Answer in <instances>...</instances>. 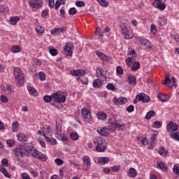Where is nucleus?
Here are the masks:
<instances>
[{
    "label": "nucleus",
    "mask_w": 179,
    "mask_h": 179,
    "mask_svg": "<svg viewBox=\"0 0 179 179\" xmlns=\"http://www.w3.org/2000/svg\"><path fill=\"white\" fill-rule=\"evenodd\" d=\"M94 145H96V152H106L107 149V145H106V140L103 138H96L94 140Z\"/></svg>",
    "instance_id": "1"
},
{
    "label": "nucleus",
    "mask_w": 179,
    "mask_h": 179,
    "mask_svg": "<svg viewBox=\"0 0 179 179\" xmlns=\"http://www.w3.org/2000/svg\"><path fill=\"white\" fill-rule=\"evenodd\" d=\"M53 101L55 103H65L66 101V92L58 91L52 94Z\"/></svg>",
    "instance_id": "2"
},
{
    "label": "nucleus",
    "mask_w": 179,
    "mask_h": 179,
    "mask_svg": "<svg viewBox=\"0 0 179 179\" xmlns=\"http://www.w3.org/2000/svg\"><path fill=\"white\" fill-rule=\"evenodd\" d=\"M13 73L15 78L17 80V83L20 85H23L24 83V75L20 73V69L19 68L14 69Z\"/></svg>",
    "instance_id": "3"
},
{
    "label": "nucleus",
    "mask_w": 179,
    "mask_h": 179,
    "mask_svg": "<svg viewBox=\"0 0 179 179\" xmlns=\"http://www.w3.org/2000/svg\"><path fill=\"white\" fill-rule=\"evenodd\" d=\"M107 73H108V71L103 69V68L98 67L96 71V76L98 79H102V80H107Z\"/></svg>",
    "instance_id": "4"
},
{
    "label": "nucleus",
    "mask_w": 179,
    "mask_h": 179,
    "mask_svg": "<svg viewBox=\"0 0 179 179\" xmlns=\"http://www.w3.org/2000/svg\"><path fill=\"white\" fill-rule=\"evenodd\" d=\"M73 43L72 42L66 43L64 46V51L66 52V57H72V54H73Z\"/></svg>",
    "instance_id": "5"
},
{
    "label": "nucleus",
    "mask_w": 179,
    "mask_h": 179,
    "mask_svg": "<svg viewBox=\"0 0 179 179\" xmlns=\"http://www.w3.org/2000/svg\"><path fill=\"white\" fill-rule=\"evenodd\" d=\"M97 132L99 134V135H101V136H107V135L111 134L113 131H111L110 125H108L102 128H98Z\"/></svg>",
    "instance_id": "6"
},
{
    "label": "nucleus",
    "mask_w": 179,
    "mask_h": 179,
    "mask_svg": "<svg viewBox=\"0 0 179 179\" xmlns=\"http://www.w3.org/2000/svg\"><path fill=\"white\" fill-rule=\"evenodd\" d=\"M114 104H115V106H120V105H122V104H127V103H128V99H127V97H124V96H121L119 98L117 97H114L113 100Z\"/></svg>",
    "instance_id": "7"
},
{
    "label": "nucleus",
    "mask_w": 179,
    "mask_h": 179,
    "mask_svg": "<svg viewBox=\"0 0 179 179\" xmlns=\"http://www.w3.org/2000/svg\"><path fill=\"white\" fill-rule=\"evenodd\" d=\"M81 114L84 120H85L87 122H89V121H90V118H92V113H90L88 109L83 108L81 110Z\"/></svg>",
    "instance_id": "8"
},
{
    "label": "nucleus",
    "mask_w": 179,
    "mask_h": 179,
    "mask_svg": "<svg viewBox=\"0 0 179 179\" xmlns=\"http://www.w3.org/2000/svg\"><path fill=\"white\" fill-rule=\"evenodd\" d=\"M109 127H110L111 132H114L117 128L118 129H124V128H125L124 123H121L120 120H117V122L113 125H109Z\"/></svg>",
    "instance_id": "9"
},
{
    "label": "nucleus",
    "mask_w": 179,
    "mask_h": 179,
    "mask_svg": "<svg viewBox=\"0 0 179 179\" xmlns=\"http://www.w3.org/2000/svg\"><path fill=\"white\" fill-rule=\"evenodd\" d=\"M122 34L127 40H131V38H134V32H132V30L127 27L122 29Z\"/></svg>",
    "instance_id": "10"
},
{
    "label": "nucleus",
    "mask_w": 179,
    "mask_h": 179,
    "mask_svg": "<svg viewBox=\"0 0 179 179\" xmlns=\"http://www.w3.org/2000/svg\"><path fill=\"white\" fill-rule=\"evenodd\" d=\"M29 5L31 8L38 9V8H41V5H43V0H31L29 1Z\"/></svg>",
    "instance_id": "11"
},
{
    "label": "nucleus",
    "mask_w": 179,
    "mask_h": 179,
    "mask_svg": "<svg viewBox=\"0 0 179 179\" xmlns=\"http://www.w3.org/2000/svg\"><path fill=\"white\" fill-rule=\"evenodd\" d=\"M138 41L145 47V48H152V45L150 41H148V39H145L143 38H140Z\"/></svg>",
    "instance_id": "12"
},
{
    "label": "nucleus",
    "mask_w": 179,
    "mask_h": 179,
    "mask_svg": "<svg viewBox=\"0 0 179 179\" xmlns=\"http://www.w3.org/2000/svg\"><path fill=\"white\" fill-rule=\"evenodd\" d=\"M167 131H169V132H174V131H177V129H178V126L177 125V124L173 122H170L168 124H167Z\"/></svg>",
    "instance_id": "13"
},
{
    "label": "nucleus",
    "mask_w": 179,
    "mask_h": 179,
    "mask_svg": "<svg viewBox=\"0 0 179 179\" xmlns=\"http://www.w3.org/2000/svg\"><path fill=\"white\" fill-rule=\"evenodd\" d=\"M35 157L39 160H42V162H47V155L43 154L40 151H37V150H36Z\"/></svg>",
    "instance_id": "14"
},
{
    "label": "nucleus",
    "mask_w": 179,
    "mask_h": 179,
    "mask_svg": "<svg viewBox=\"0 0 179 179\" xmlns=\"http://www.w3.org/2000/svg\"><path fill=\"white\" fill-rule=\"evenodd\" d=\"M83 164L87 167V170L90 168L92 163L90 162V157L86 155L83 157Z\"/></svg>",
    "instance_id": "15"
},
{
    "label": "nucleus",
    "mask_w": 179,
    "mask_h": 179,
    "mask_svg": "<svg viewBox=\"0 0 179 179\" xmlns=\"http://www.w3.org/2000/svg\"><path fill=\"white\" fill-rule=\"evenodd\" d=\"M14 155L17 157H24V150H23V149H22L21 148H15L14 150Z\"/></svg>",
    "instance_id": "16"
},
{
    "label": "nucleus",
    "mask_w": 179,
    "mask_h": 179,
    "mask_svg": "<svg viewBox=\"0 0 179 179\" xmlns=\"http://www.w3.org/2000/svg\"><path fill=\"white\" fill-rule=\"evenodd\" d=\"M157 169H160V170H162V171H165V172L169 171V168L167 167L166 164H164V162H160L159 161H157Z\"/></svg>",
    "instance_id": "17"
},
{
    "label": "nucleus",
    "mask_w": 179,
    "mask_h": 179,
    "mask_svg": "<svg viewBox=\"0 0 179 179\" xmlns=\"http://www.w3.org/2000/svg\"><path fill=\"white\" fill-rule=\"evenodd\" d=\"M92 85L93 87H95V89H99L103 86V80H101L100 78L95 79L93 81Z\"/></svg>",
    "instance_id": "18"
},
{
    "label": "nucleus",
    "mask_w": 179,
    "mask_h": 179,
    "mask_svg": "<svg viewBox=\"0 0 179 179\" xmlns=\"http://www.w3.org/2000/svg\"><path fill=\"white\" fill-rule=\"evenodd\" d=\"M98 163L101 164L102 166L104 164H107V163H110V158L107 157H101L98 158Z\"/></svg>",
    "instance_id": "19"
},
{
    "label": "nucleus",
    "mask_w": 179,
    "mask_h": 179,
    "mask_svg": "<svg viewBox=\"0 0 179 179\" xmlns=\"http://www.w3.org/2000/svg\"><path fill=\"white\" fill-rule=\"evenodd\" d=\"M129 85L136 86V77L135 76H130L128 77Z\"/></svg>",
    "instance_id": "20"
},
{
    "label": "nucleus",
    "mask_w": 179,
    "mask_h": 179,
    "mask_svg": "<svg viewBox=\"0 0 179 179\" xmlns=\"http://www.w3.org/2000/svg\"><path fill=\"white\" fill-rule=\"evenodd\" d=\"M155 2H157L156 7L159 8L160 10H164L166 9V5L163 3L162 0H155Z\"/></svg>",
    "instance_id": "21"
},
{
    "label": "nucleus",
    "mask_w": 179,
    "mask_h": 179,
    "mask_svg": "<svg viewBox=\"0 0 179 179\" xmlns=\"http://www.w3.org/2000/svg\"><path fill=\"white\" fill-rule=\"evenodd\" d=\"M17 138L20 142H27V136L26 134L20 133L17 134Z\"/></svg>",
    "instance_id": "22"
},
{
    "label": "nucleus",
    "mask_w": 179,
    "mask_h": 179,
    "mask_svg": "<svg viewBox=\"0 0 179 179\" xmlns=\"http://www.w3.org/2000/svg\"><path fill=\"white\" fill-rule=\"evenodd\" d=\"M19 20H20V17H19L17 16L11 17L10 19V23L13 26H16V24H17V22H19Z\"/></svg>",
    "instance_id": "23"
},
{
    "label": "nucleus",
    "mask_w": 179,
    "mask_h": 179,
    "mask_svg": "<svg viewBox=\"0 0 179 179\" xmlns=\"http://www.w3.org/2000/svg\"><path fill=\"white\" fill-rule=\"evenodd\" d=\"M27 89H28L29 94H31L32 96H37V91L36 90V89H34V87L28 85Z\"/></svg>",
    "instance_id": "24"
},
{
    "label": "nucleus",
    "mask_w": 179,
    "mask_h": 179,
    "mask_svg": "<svg viewBox=\"0 0 179 179\" xmlns=\"http://www.w3.org/2000/svg\"><path fill=\"white\" fill-rule=\"evenodd\" d=\"M158 153H159L161 156L166 157L167 156V155H169V150L164 148V147H161L159 150L158 151Z\"/></svg>",
    "instance_id": "25"
},
{
    "label": "nucleus",
    "mask_w": 179,
    "mask_h": 179,
    "mask_svg": "<svg viewBox=\"0 0 179 179\" xmlns=\"http://www.w3.org/2000/svg\"><path fill=\"white\" fill-rule=\"evenodd\" d=\"M96 54L99 57V58H101V59H102L103 61H108V57H107L103 53H102V52H101L97 50L96 52Z\"/></svg>",
    "instance_id": "26"
},
{
    "label": "nucleus",
    "mask_w": 179,
    "mask_h": 179,
    "mask_svg": "<svg viewBox=\"0 0 179 179\" xmlns=\"http://www.w3.org/2000/svg\"><path fill=\"white\" fill-rule=\"evenodd\" d=\"M57 139L66 142L68 141V136L64 134L57 133Z\"/></svg>",
    "instance_id": "27"
},
{
    "label": "nucleus",
    "mask_w": 179,
    "mask_h": 179,
    "mask_svg": "<svg viewBox=\"0 0 179 179\" xmlns=\"http://www.w3.org/2000/svg\"><path fill=\"white\" fill-rule=\"evenodd\" d=\"M96 117L98 118V120H106V118H107V114L102 113V112H99L96 114Z\"/></svg>",
    "instance_id": "28"
},
{
    "label": "nucleus",
    "mask_w": 179,
    "mask_h": 179,
    "mask_svg": "<svg viewBox=\"0 0 179 179\" xmlns=\"http://www.w3.org/2000/svg\"><path fill=\"white\" fill-rule=\"evenodd\" d=\"M0 171L1 173H3L5 177H7V178H10L12 177V176L9 173H8V171H6V169L1 167Z\"/></svg>",
    "instance_id": "29"
},
{
    "label": "nucleus",
    "mask_w": 179,
    "mask_h": 179,
    "mask_svg": "<svg viewBox=\"0 0 179 179\" xmlns=\"http://www.w3.org/2000/svg\"><path fill=\"white\" fill-rule=\"evenodd\" d=\"M49 52L52 55V57H55V55H58V50L52 48V46L49 48Z\"/></svg>",
    "instance_id": "30"
},
{
    "label": "nucleus",
    "mask_w": 179,
    "mask_h": 179,
    "mask_svg": "<svg viewBox=\"0 0 179 179\" xmlns=\"http://www.w3.org/2000/svg\"><path fill=\"white\" fill-rule=\"evenodd\" d=\"M45 139L50 145H57V140L55 138L45 136Z\"/></svg>",
    "instance_id": "31"
},
{
    "label": "nucleus",
    "mask_w": 179,
    "mask_h": 179,
    "mask_svg": "<svg viewBox=\"0 0 179 179\" xmlns=\"http://www.w3.org/2000/svg\"><path fill=\"white\" fill-rule=\"evenodd\" d=\"M139 68H141V64H139V62H135L131 66V70L138 71Z\"/></svg>",
    "instance_id": "32"
},
{
    "label": "nucleus",
    "mask_w": 179,
    "mask_h": 179,
    "mask_svg": "<svg viewBox=\"0 0 179 179\" xmlns=\"http://www.w3.org/2000/svg\"><path fill=\"white\" fill-rule=\"evenodd\" d=\"M155 110H150L149 112L147 113L145 115L146 120H150L152 117H155Z\"/></svg>",
    "instance_id": "33"
},
{
    "label": "nucleus",
    "mask_w": 179,
    "mask_h": 179,
    "mask_svg": "<svg viewBox=\"0 0 179 179\" xmlns=\"http://www.w3.org/2000/svg\"><path fill=\"white\" fill-rule=\"evenodd\" d=\"M70 138L72 141H78V139L79 138V135L78 134V133L73 132L70 134Z\"/></svg>",
    "instance_id": "34"
},
{
    "label": "nucleus",
    "mask_w": 179,
    "mask_h": 179,
    "mask_svg": "<svg viewBox=\"0 0 179 179\" xmlns=\"http://www.w3.org/2000/svg\"><path fill=\"white\" fill-rule=\"evenodd\" d=\"M51 34L53 36H59V34H61V31L59 28H55L51 30Z\"/></svg>",
    "instance_id": "35"
},
{
    "label": "nucleus",
    "mask_w": 179,
    "mask_h": 179,
    "mask_svg": "<svg viewBox=\"0 0 179 179\" xmlns=\"http://www.w3.org/2000/svg\"><path fill=\"white\" fill-rule=\"evenodd\" d=\"M56 131L57 134H61L62 132V125L59 122H56Z\"/></svg>",
    "instance_id": "36"
},
{
    "label": "nucleus",
    "mask_w": 179,
    "mask_h": 179,
    "mask_svg": "<svg viewBox=\"0 0 179 179\" xmlns=\"http://www.w3.org/2000/svg\"><path fill=\"white\" fill-rule=\"evenodd\" d=\"M129 174L130 177L134 178V177L136 176V170H135V169H134V168H131L129 171Z\"/></svg>",
    "instance_id": "37"
},
{
    "label": "nucleus",
    "mask_w": 179,
    "mask_h": 179,
    "mask_svg": "<svg viewBox=\"0 0 179 179\" xmlns=\"http://www.w3.org/2000/svg\"><path fill=\"white\" fill-rule=\"evenodd\" d=\"M22 50V48L19 45H14L11 48L12 52H20Z\"/></svg>",
    "instance_id": "38"
},
{
    "label": "nucleus",
    "mask_w": 179,
    "mask_h": 179,
    "mask_svg": "<svg viewBox=\"0 0 179 179\" xmlns=\"http://www.w3.org/2000/svg\"><path fill=\"white\" fill-rule=\"evenodd\" d=\"M99 3H100L101 6H103L105 8H107L108 6V1L106 0H96Z\"/></svg>",
    "instance_id": "39"
},
{
    "label": "nucleus",
    "mask_w": 179,
    "mask_h": 179,
    "mask_svg": "<svg viewBox=\"0 0 179 179\" xmlns=\"http://www.w3.org/2000/svg\"><path fill=\"white\" fill-rule=\"evenodd\" d=\"M106 89H108V90H111L112 92H115V90H117L115 86H114V85H113L112 83H108L106 85Z\"/></svg>",
    "instance_id": "40"
},
{
    "label": "nucleus",
    "mask_w": 179,
    "mask_h": 179,
    "mask_svg": "<svg viewBox=\"0 0 179 179\" xmlns=\"http://www.w3.org/2000/svg\"><path fill=\"white\" fill-rule=\"evenodd\" d=\"M13 132H16L17 128L19 127V122L14 121L12 124Z\"/></svg>",
    "instance_id": "41"
},
{
    "label": "nucleus",
    "mask_w": 179,
    "mask_h": 179,
    "mask_svg": "<svg viewBox=\"0 0 179 179\" xmlns=\"http://www.w3.org/2000/svg\"><path fill=\"white\" fill-rule=\"evenodd\" d=\"M43 100L45 103H50L51 100H54V98H52V96L46 95L43 97Z\"/></svg>",
    "instance_id": "42"
},
{
    "label": "nucleus",
    "mask_w": 179,
    "mask_h": 179,
    "mask_svg": "<svg viewBox=\"0 0 179 179\" xmlns=\"http://www.w3.org/2000/svg\"><path fill=\"white\" fill-rule=\"evenodd\" d=\"M118 120L115 119V116H112L111 118L109 119L108 122L110 124V125H114Z\"/></svg>",
    "instance_id": "43"
},
{
    "label": "nucleus",
    "mask_w": 179,
    "mask_h": 179,
    "mask_svg": "<svg viewBox=\"0 0 179 179\" xmlns=\"http://www.w3.org/2000/svg\"><path fill=\"white\" fill-rule=\"evenodd\" d=\"M26 153H28V155H31V156H36V150L33 149H29V150H25Z\"/></svg>",
    "instance_id": "44"
},
{
    "label": "nucleus",
    "mask_w": 179,
    "mask_h": 179,
    "mask_svg": "<svg viewBox=\"0 0 179 179\" xmlns=\"http://www.w3.org/2000/svg\"><path fill=\"white\" fill-rule=\"evenodd\" d=\"M55 163L57 164V166H62L64 164V161L59 158H57L55 159Z\"/></svg>",
    "instance_id": "45"
},
{
    "label": "nucleus",
    "mask_w": 179,
    "mask_h": 179,
    "mask_svg": "<svg viewBox=\"0 0 179 179\" xmlns=\"http://www.w3.org/2000/svg\"><path fill=\"white\" fill-rule=\"evenodd\" d=\"M173 171L175 174H176V176H179V166H178V165H174L173 166Z\"/></svg>",
    "instance_id": "46"
},
{
    "label": "nucleus",
    "mask_w": 179,
    "mask_h": 179,
    "mask_svg": "<svg viewBox=\"0 0 179 179\" xmlns=\"http://www.w3.org/2000/svg\"><path fill=\"white\" fill-rule=\"evenodd\" d=\"M116 72H117V75H122V73H124V70L122 69V68L121 66H118L116 68Z\"/></svg>",
    "instance_id": "47"
},
{
    "label": "nucleus",
    "mask_w": 179,
    "mask_h": 179,
    "mask_svg": "<svg viewBox=\"0 0 179 179\" xmlns=\"http://www.w3.org/2000/svg\"><path fill=\"white\" fill-rule=\"evenodd\" d=\"M162 124V122H160L159 121H155L153 124V128H161Z\"/></svg>",
    "instance_id": "48"
},
{
    "label": "nucleus",
    "mask_w": 179,
    "mask_h": 179,
    "mask_svg": "<svg viewBox=\"0 0 179 179\" xmlns=\"http://www.w3.org/2000/svg\"><path fill=\"white\" fill-rule=\"evenodd\" d=\"M138 98V101H143L145 99V94L144 93H141L139 95H137Z\"/></svg>",
    "instance_id": "49"
},
{
    "label": "nucleus",
    "mask_w": 179,
    "mask_h": 179,
    "mask_svg": "<svg viewBox=\"0 0 179 179\" xmlns=\"http://www.w3.org/2000/svg\"><path fill=\"white\" fill-rule=\"evenodd\" d=\"M157 31V29L156 28V25L152 24L150 28V31L152 34H156V31Z\"/></svg>",
    "instance_id": "50"
},
{
    "label": "nucleus",
    "mask_w": 179,
    "mask_h": 179,
    "mask_svg": "<svg viewBox=\"0 0 179 179\" xmlns=\"http://www.w3.org/2000/svg\"><path fill=\"white\" fill-rule=\"evenodd\" d=\"M39 79L40 80H45V73L43 71L39 73Z\"/></svg>",
    "instance_id": "51"
},
{
    "label": "nucleus",
    "mask_w": 179,
    "mask_h": 179,
    "mask_svg": "<svg viewBox=\"0 0 179 179\" xmlns=\"http://www.w3.org/2000/svg\"><path fill=\"white\" fill-rule=\"evenodd\" d=\"M158 99L161 101H166V95L163 94H158Z\"/></svg>",
    "instance_id": "52"
},
{
    "label": "nucleus",
    "mask_w": 179,
    "mask_h": 179,
    "mask_svg": "<svg viewBox=\"0 0 179 179\" xmlns=\"http://www.w3.org/2000/svg\"><path fill=\"white\" fill-rule=\"evenodd\" d=\"M76 6H78V8H83V6H85V3L83 1H76Z\"/></svg>",
    "instance_id": "53"
},
{
    "label": "nucleus",
    "mask_w": 179,
    "mask_h": 179,
    "mask_svg": "<svg viewBox=\"0 0 179 179\" xmlns=\"http://www.w3.org/2000/svg\"><path fill=\"white\" fill-rule=\"evenodd\" d=\"M0 100L2 103H8V97H6L5 95H1Z\"/></svg>",
    "instance_id": "54"
},
{
    "label": "nucleus",
    "mask_w": 179,
    "mask_h": 179,
    "mask_svg": "<svg viewBox=\"0 0 179 179\" xmlns=\"http://www.w3.org/2000/svg\"><path fill=\"white\" fill-rule=\"evenodd\" d=\"M95 34L97 36L99 35V37H103V33H100V27H96V29L95 31Z\"/></svg>",
    "instance_id": "55"
},
{
    "label": "nucleus",
    "mask_w": 179,
    "mask_h": 179,
    "mask_svg": "<svg viewBox=\"0 0 179 179\" xmlns=\"http://www.w3.org/2000/svg\"><path fill=\"white\" fill-rule=\"evenodd\" d=\"M69 15H76V8L75 7L70 8Z\"/></svg>",
    "instance_id": "56"
},
{
    "label": "nucleus",
    "mask_w": 179,
    "mask_h": 179,
    "mask_svg": "<svg viewBox=\"0 0 179 179\" xmlns=\"http://www.w3.org/2000/svg\"><path fill=\"white\" fill-rule=\"evenodd\" d=\"M61 5V1H59V0H57L55 4V9L56 10H58V8H59Z\"/></svg>",
    "instance_id": "57"
},
{
    "label": "nucleus",
    "mask_w": 179,
    "mask_h": 179,
    "mask_svg": "<svg viewBox=\"0 0 179 179\" xmlns=\"http://www.w3.org/2000/svg\"><path fill=\"white\" fill-rule=\"evenodd\" d=\"M6 143L9 148H12L15 145V143L12 140H7Z\"/></svg>",
    "instance_id": "58"
},
{
    "label": "nucleus",
    "mask_w": 179,
    "mask_h": 179,
    "mask_svg": "<svg viewBox=\"0 0 179 179\" xmlns=\"http://www.w3.org/2000/svg\"><path fill=\"white\" fill-rule=\"evenodd\" d=\"M134 107L133 105H130L127 108V111H128V113H132V111H134Z\"/></svg>",
    "instance_id": "59"
},
{
    "label": "nucleus",
    "mask_w": 179,
    "mask_h": 179,
    "mask_svg": "<svg viewBox=\"0 0 179 179\" xmlns=\"http://www.w3.org/2000/svg\"><path fill=\"white\" fill-rule=\"evenodd\" d=\"M150 101V97L146 94L144 95V101L143 103H149Z\"/></svg>",
    "instance_id": "60"
},
{
    "label": "nucleus",
    "mask_w": 179,
    "mask_h": 179,
    "mask_svg": "<svg viewBox=\"0 0 179 179\" xmlns=\"http://www.w3.org/2000/svg\"><path fill=\"white\" fill-rule=\"evenodd\" d=\"M71 73L73 76H79L78 70H72Z\"/></svg>",
    "instance_id": "61"
},
{
    "label": "nucleus",
    "mask_w": 179,
    "mask_h": 179,
    "mask_svg": "<svg viewBox=\"0 0 179 179\" xmlns=\"http://www.w3.org/2000/svg\"><path fill=\"white\" fill-rule=\"evenodd\" d=\"M33 62H34V64H36L38 66H39V65H41V62H40V59L37 58L33 59Z\"/></svg>",
    "instance_id": "62"
},
{
    "label": "nucleus",
    "mask_w": 179,
    "mask_h": 179,
    "mask_svg": "<svg viewBox=\"0 0 179 179\" xmlns=\"http://www.w3.org/2000/svg\"><path fill=\"white\" fill-rule=\"evenodd\" d=\"M85 73L86 72L85 71V70L83 69L78 70V76H83V75H85Z\"/></svg>",
    "instance_id": "63"
},
{
    "label": "nucleus",
    "mask_w": 179,
    "mask_h": 179,
    "mask_svg": "<svg viewBox=\"0 0 179 179\" xmlns=\"http://www.w3.org/2000/svg\"><path fill=\"white\" fill-rule=\"evenodd\" d=\"M121 169L120 166H114L113 167H112V170L113 171H118V170H120Z\"/></svg>",
    "instance_id": "64"
}]
</instances>
